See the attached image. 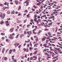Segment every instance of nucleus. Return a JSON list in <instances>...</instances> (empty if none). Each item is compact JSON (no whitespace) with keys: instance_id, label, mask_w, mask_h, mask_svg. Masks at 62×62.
<instances>
[{"instance_id":"22","label":"nucleus","mask_w":62,"mask_h":62,"mask_svg":"<svg viewBox=\"0 0 62 62\" xmlns=\"http://www.w3.org/2000/svg\"><path fill=\"white\" fill-rule=\"evenodd\" d=\"M14 13H15V12L14 11H13L11 13V14H14Z\"/></svg>"},{"instance_id":"9","label":"nucleus","mask_w":62,"mask_h":62,"mask_svg":"<svg viewBox=\"0 0 62 62\" xmlns=\"http://www.w3.org/2000/svg\"><path fill=\"white\" fill-rule=\"evenodd\" d=\"M34 18H36L37 17H38V16H37V15H35L34 16Z\"/></svg>"},{"instance_id":"60","label":"nucleus","mask_w":62,"mask_h":62,"mask_svg":"<svg viewBox=\"0 0 62 62\" xmlns=\"http://www.w3.org/2000/svg\"><path fill=\"white\" fill-rule=\"evenodd\" d=\"M41 32V30L39 31V33H40Z\"/></svg>"},{"instance_id":"63","label":"nucleus","mask_w":62,"mask_h":62,"mask_svg":"<svg viewBox=\"0 0 62 62\" xmlns=\"http://www.w3.org/2000/svg\"><path fill=\"white\" fill-rule=\"evenodd\" d=\"M30 45L31 46H32V43H30Z\"/></svg>"},{"instance_id":"15","label":"nucleus","mask_w":62,"mask_h":62,"mask_svg":"<svg viewBox=\"0 0 62 62\" xmlns=\"http://www.w3.org/2000/svg\"><path fill=\"white\" fill-rule=\"evenodd\" d=\"M0 16L1 17V18H3V15L2 14H1L0 15Z\"/></svg>"},{"instance_id":"55","label":"nucleus","mask_w":62,"mask_h":62,"mask_svg":"<svg viewBox=\"0 0 62 62\" xmlns=\"http://www.w3.org/2000/svg\"><path fill=\"white\" fill-rule=\"evenodd\" d=\"M18 37V35H17V36L16 37V39H17V38Z\"/></svg>"},{"instance_id":"48","label":"nucleus","mask_w":62,"mask_h":62,"mask_svg":"<svg viewBox=\"0 0 62 62\" xmlns=\"http://www.w3.org/2000/svg\"><path fill=\"white\" fill-rule=\"evenodd\" d=\"M49 30L48 29H45V31H47L48 30Z\"/></svg>"},{"instance_id":"28","label":"nucleus","mask_w":62,"mask_h":62,"mask_svg":"<svg viewBox=\"0 0 62 62\" xmlns=\"http://www.w3.org/2000/svg\"><path fill=\"white\" fill-rule=\"evenodd\" d=\"M29 49L30 50H31L32 49H33V48H32V47H31Z\"/></svg>"},{"instance_id":"31","label":"nucleus","mask_w":62,"mask_h":62,"mask_svg":"<svg viewBox=\"0 0 62 62\" xmlns=\"http://www.w3.org/2000/svg\"><path fill=\"white\" fill-rule=\"evenodd\" d=\"M26 21H27V20L26 19L24 21V23H25L26 22Z\"/></svg>"},{"instance_id":"57","label":"nucleus","mask_w":62,"mask_h":62,"mask_svg":"<svg viewBox=\"0 0 62 62\" xmlns=\"http://www.w3.org/2000/svg\"><path fill=\"white\" fill-rule=\"evenodd\" d=\"M40 16H38V19H39V18H40Z\"/></svg>"},{"instance_id":"54","label":"nucleus","mask_w":62,"mask_h":62,"mask_svg":"<svg viewBox=\"0 0 62 62\" xmlns=\"http://www.w3.org/2000/svg\"><path fill=\"white\" fill-rule=\"evenodd\" d=\"M54 11H55L54 12H55L56 11H57V10H56V9H54Z\"/></svg>"},{"instance_id":"21","label":"nucleus","mask_w":62,"mask_h":62,"mask_svg":"<svg viewBox=\"0 0 62 62\" xmlns=\"http://www.w3.org/2000/svg\"><path fill=\"white\" fill-rule=\"evenodd\" d=\"M13 61L15 62H17V60L16 59H14L13 60Z\"/></svg>"},{"instance_id":"45","label":"nucleus","mask_w":62,"mask_h":62,"mask_svg":"<svg viewBox=\"0 0 62 62\" xmlns=\"http://www.w3.org/2000/svg\"><path fill=\"white\" fill-rule=\"evenodd\" d=\"M38 39H38V38H37L36 39V40H38Z\"/></svg>"},{"instance_id":"40","label":"nucleus","mask_w":62,"mask_h":62,"mask_svg":"<svg viewBox=\"0 0 62 62\" xmlns=\"http://www.w3.org/2000/svg\"><path fill=\"white\" fill-rule=\"evenodd\" d=\"M54 53L55 54H57V52H56V51L54 52Z\"/></svg>"},{"instance_id":"17","label":"nucleus","mask_w":62,"mask_h":62,"mask_svg":"<svg viewBox=\"0 0 62 62\" xmlns=\"http://www.w3.org/2000/svg\"><path fill=\"white\" fill-rule=\"evenodd\" d=\"M47 34L48 35H52V34H51V32H48Z\"/></svg>"},{"instance_id":"7","label":"nucleus","mask_w":62,"mask_h":62,"mask_svg":"<svg viewBox=\"0 0 62 62\" xmlns=\"http://www.w3.org/2000/svg\"><path fill=\"white\" fill-rule=\"evenodd\" d=\"M13 30H14V28H12L10 29V32H12L13 31Z\"/></svg>"},{"instance_id":"25","label":"nucleus","mask_w":62,"mask_h":62,"mask_svg":"<svg viewBox=\"0 0 62 62\" xmlns=\"http://www.w3.org/2000/svg\"><path fill=\"white\" fill-rule=\"evenodd\" d=\"M8 25H9V23H7L6 24V26H8Z\"/></svg>"},{"instance_id":"27","label":"nucleus","mask_w":62,"mask_h":62,"mask_svg":"<svg viewBox=\"0 0 62 62\" xmlns=\"http://www.w3.org/2000/svg\"><path fill=\"white\" fill-rule=\"evenodd\" d=\"M24 33H25V34H27V33L26 32V31H24Z\"/></svg>"},{"instance_id":"19","label":"nucleus","mask_w":62,"mask_h":62,"mask_svg":"<svg viewBox=\"0 0 62 62\" xmlns=\"http://www.w3.org/2000/svg\"><path fill=\"white\" fill-rule=\"evenodd\" d=\"M50 19H54V16H53L51 17Z\"/></svg>"},{"instance_id":"62","label":"nucleus","mask_w":62,"mask_h":62,"mask_svg":"<svg viewBox=\"0 0 62 62\" xmlns=\"http://www.w3.org/2000/svg\"><path fill=\"white\" fill-rule=\"evenodd\" d=\"M18 12H16L15 13L16 14H18Z\"/></svg>"},{"instance_id":"5","label":"nucleus","mask_w":62,"mask_h":62,"mask_svg":"<svg viewBox=\"0 0 62 62\" xmlns=\"http://www.w3.org/2000/svg\"><path fill=\"white\" fill-rule=\"evenodd\" d=\"M24 35L23 34H21L20 35V38L21 39H22V37H23V36H24Z\"/></svg>"},{"instance_id":"50","label":"nucleus","mask_w":62,"mask_h":62,"mask_svg":"<svg viewBox=\"0 0 62 62\" xmlns=\"http://www.w3.org/2000/svg\"><path fill=\"white\" fill-rule=\"evenodd\" d=\"M38 21H39V22H40V19H39Z\"/></svg>"},{"instance_id":"64","label":"nucleus","mask_w":62,"mask_h":62,"mask_svg":"<svg viewBox=\"0 0 62 62\" xmlns=\"http://www.w3.org/2000/svg\"><path fill=\"white\" fill-rule=\"evenodd\" d=\"M31 22H33V19H31Z\"/></svg>"},{"instance_id":"8","label":"nucleus","mask_w":62,"mask_h":62,"mask_svg":"<svg viewBox=\"0 0 62 62\" xmlns=\"http://www.w3.org/2000/svg\"><path fill=\"white\" fill-rule=\"evenodd\" d=\"M15 3L16 5H18V1L17 0H16L15 1Z\"/></svg>"},{"instance_id":"36","label":"nucleus","mask_w":62,"mask_h":62,"mask_svg":"<svg viewBox=\"0 0 62 62\" xmlns=\"http://www.w3.org/2000/svg\"><path fill=\"white\" fill-rule=\"evenodd\" d=\"M53 52H54L55 51V52H56V51L55 50V49H53Z\"/></svg>"},{"instance_id":"53","label":"nucleus","mask_w":62,"mask_h":62,"mask_svg":"<svg viewBox=\"0 0 62 62\" xmlns=\"http://www.w3.org/2000/svg\"><path fill=\"white\" fill-rule=\"evenodd\" d=\"M52 40L53 41V40H55V41L56 40H55V39H52Z\"/></svg>"},{"instance_id":"16","label":"nucleus","mask_w":62,"mask_h":62,"mask_svg":"<svg viewBox=\"0 0 62 62\" xmlns=\"http://www.w3.org/2000/svg\"><path fill=\"white\" fill-rule=\"evenodd\" d=\"M52 46H50V47L49 48L50 49L51 51H53V49L52 48Z\"/></svg>"},{"instance_id":"38","label":"nucleus","mask_w":62,"mask_h":62,"mask_svg":"<svg viewBox=\"0 0 62 62\" xmlns=\"http://www.w3.org/2000/svg\"><path fill=\"white\" fill-rule=\"evenodd\" d=\"M1 35H3H3L5 36V34L4 33H1Z\"/></svg>"},{"instance_id":"59","label":"nucleus","mask_w":62,"mask_h":62,"mask_svg":"<svg viewBox=\"0 0 62 62\" xmlns=\"http://www.w3.org/2000/svg\"><path fill=\"white\" fill-rule=\"evenodd\" d=\"M59 50H60V48H57V50H58V51H59Z\"/></svg>"},{"instance_id":"12","label":"nucleus","mask_w":62,"mask_h":62,"mask_svg":"<svg viewBox=\"0 0 62 62\" xmlns=\"http://www.w3.org/2000/svg\"><path fill=\"white\" fill-rule=\"evenodd\" d=\"M4 23V22H3V20L1 21L0 22V23H1V24H3Z\"/></svg>"},{"instance_id":"33","label":"nucleus","mask_w":62,"mask_h":62,"mask_svg":"<svg viewBox=\"0 0 62 62\" xmlns=\"http://www.w3.org/2000/svg\"><path fill=\"white\" fill-rule=\"evenodd\" d=\"M21 6H20L19 7V10H20V9H21Z\"/></svg>"},{"instance_id":"37","label":"nucleus","mask_w":62,"mask_h":62,"mask_svg":"<svg viewBox=\"0 0 62 62\" xmlns=\"http://www.w3.org/2000/svg\"><path fill=\"white\" fill-rule=\"evenodd\" d=\"M45 44H44L43 45V46H44V47H47L46 46V45H45Z\"/></svg>"},{"instance_id":"35","label":"nucleus","mask_w":62,"mask_h":62,"mask_svg":"<svg viewBox=\"0 0 62 62\" xmlns=\"http://www.w3.org/2000/svg\"><path fill=\"white\" fill-rule=\"evenodd\" d=\"M28 40V41H27V43H28V42H30V39H29Z\"/></svg>"},{"instance_id":"4","label":"nucleus","mask_w":62,"mask_h":62,"mask_svg":"<svg viewBox=\"0 0 62 62\" xmlns=\"http://www.w3.org/2000/svg\"><path fill=\"white\" fill-rule=\"evenodd\" d=\"M12 51H13V49L10 50L9 52V54H11V53L12 52Z\"/></svg>"},{"instance_id":"18","label":"nucleus","mask_w":62,"mask_h":62,"mask_svg":"<svg viewBox=\"0 0 62 62\" xmlns=\"http://www.w3.org/2000/svg\"><path fill=\"white\" fill-rule=\"evenodd\" d=\"M45 38H43L42 39V41H44V40H45Z\"/></svg>"},{"instance_id":"39","label":"nucleus","mask_w":62,"mask_h":62,"mask_svg":"<svg viewBox=\"0 0 62 62\" xmlns=\"http://www.w3.org/2000/svg\"><path fill=\"white\" fill-rule=\"evenodd\" d=\"M23 57H24V56H21V58L22 59H23Z\"/></svg>"},{"instance_id":"34","label":"nucleus","mask_w":62,"mask_h":62,"mask_svg":"<svg viewBox=\"0 0 62 62\" xmlns=\"http://www.w3.org/2000/svg\"><path fill=\"white\" fill-rule=\"evenodd\" d=\"M62 30V28H61V29H58V31H60V30Z\"/></svg>"},{"instance_id":"46","label":"nucleus","mask_w":62,"mask_h":62,"mask_svg":"<svg viewBox=\"0 0 62 62\" xmlns=\"http://www.w3.org/2000/svg\"><path fill=\"white\" fill-rule=\"evenodd\" d=\"M7 2H5V3H4V4L5 5H7Z\"/></svg>"},{"instance_id":"26","label":"nucleus","mask_w":62,"mask_h":62,"mask_svg":"<svg viewBox=\"0 0 62 62\" xmlns=\"http://www.w3.org/2000/svg\"><path fill=\"white\" fill-rule=\"evenodd\" d=\"M36 29H34L32 31H35L36 30Z\"/></svg>"},{"instance_id":"52","label":"nucleus","mask_w":62,"mask_h":62,"mask_svg":"<svg viewBox=\"0 0 62 62\" xmlns=\"http://www.w3.org/2000/svg\"><path fill=\"white\" fill-rule=\"evenodd\" d=\"M49 53H50V54H52V52L51 51H49Z\"/></svg>"},{"instance_id":"44","label":"nucleus","mask_w":62,"mask_h":62,"mask_svg":"<svg viewBox=\"0 0 62 62\" xmlns=\"http://www.w3.org/2000/svg\"><path fill=\"white\" fill-rule=\"evenodd\" d=\"M1 39H5V37H2Z\"/></svg>"},{"instance_id":"3","label":"nucleus","mask_w":62,"mask_h":62,"mask_svg":"<svg viewBox=\"0 0 62 62\" xmlns=\"http://www.w3.org/2000/svg\"><path fill=\"white\" fill-rule=\"evenodd\" d=\"M27 33L28 34V35H31L32 34V31H27Z\"/></svg>"},{"instance_id":"2","label":"nucleus","mask_w":62,"mask_h":62,"mask_svg":"<svg viewBox=\"0 0 62 62\" xmlns=\"http://www.w3.org/2000/svg\"><path fill=\"white\" fill-rule=\"evenodd\" d=\"M9 38L10 39H14V36H13L12 35H11L9 37Z\"/></svg>"},{"instance_id":"1","label":"nucleus","mask_w":62,"mask_h":62,"mask_svg":"<svg viewBox=\"0 0 62 62\" xmlns=\"http://www.w3.org/2000/svg\"><path fill=\"white\" fill-rule=\"evenodd\" d=\"M19 44H20L19 43H16L15 44V46L16 47H18V46H19Z\"/></svg>"},{"instance_id":"61","label":"nucleus","mask_w":62,"mask_h":62,"mask_svg":"<svg viewBox=\"0 0 62 62\" xmlns=\"http://www.w3.org/2000/svg\"><path fill=\"white\" fill-rule=\"evenodd\" d=\"M36 58V57L35 56H33V58Z\"/></svg>"},{"instance_id":"30","label":"nucleus","mask_w":62,"mask_h":62,"mask_svg":"<svg viewBox=\"0 0 62 62\" xmlns=\"http://www.w3.org/2000/svg\"><path fill=\"white\" fill-rule=\"evenodd\" d=\"M37 45H38V44H35L34 45V47H35V46H36V47H37Z\"/></svg>"},{"instance_id":"47","label":"nucleus","mask_w":62,"mask_h":62,"mask_svg":"<svg viewBox=\"0 0 62 62\" xmlns=\"http://www.w3.org/2000/svg\"><path fill=\"white\" fill-rule=\"evenodd\" d=\"M33 8H36V6L35 5L33 6Z\"/></svg>"},{"instance_id":"13","label":"nucleus","mask_w":62,"mask_h":62,"mask_svg":"<svg viewBox=\"0 0 62 62\" xmlns=\"http://www.w3.org/2000/svg\"><path fill=\"white\" fill-rule=\"evenodd\" d=\"M41 58L40 57H39V62H41L42 60H40V59Z\"/></svg>"},{"instance_id":"14","label":"nucleus","mask_w":62,"mask_h":62,"mask_svg":"<svg viewBox=\"0 0 62 62\" xmlns=\"http://www.w3.org/2000/svg\"><path fill=\"white\" fill-rule=\"evenodd\" d=\"M4 60H5V61H6L7 59H8V58H7V57H5L4 59Z\"/></svg>"},{"instance_id":"23","label":"nucleus","mask_w":62,"mask_h":62,"mask_svg":"<svg viewBox=\"0 0 62 62\" xmlns=\"http://www.w3.org/2000/svg\"><path fill=\"white\" fill-rule=\"evenodd\" d=\"M27 17L28 18L30 17V16H29V15H27Z\"/></svg>"},{"instance_id":"49","label":"nucleus","mask_w":62,"mask_h":62,"mask_svg":"<svg viewBox=\"0 0 62 62\" xmlns=\"http://www.w3.org/2000/svg\"><path fill=\"white\" fill-rule=\"evenodd\" d=\"M33 38L32 37H31V39L32 40H34V39H33Z\"/></svg>"},{"instance_id":"11","label":"nucleus","mask_w":62,"mask_h":62,"mask_svg":"<svg viewBox=\"0 0 62 62\" xmlns=\"http://www.w3.org/2000/svg\"><path fill=\"white\" fill-rule=\"evenodd\" d=\"M5 51V48H3L2 49V53H4V51Z\"/></svg>"},{"instance_id":"10","label":"nucleus","mask_w":62,"mask_h":62,"mask_svg":"<svg viewBox=\"0 0 62 62\" xmlns=\"http://www.w3.org/2000/svg\"><path fill=\"white\" fill-rule=\"evenodd\" d=\"M3 8H4V10H5V9H6V8H8V7H3Z\"/></svg>"},{"instance_id":"58","label":"nucleus","mask_w":62,"mask_h":62,"mask_svg":"<svg viewBox=\"0 0 62 62\" xmlns=\"http://www.w3.org/2000/svg\"><path fill=\"white\" fill-rule=\"evenodd\" d=\"M21 15V14H20V13H19V14L18 15V16H20Z\"/></svg>"},{"instance_id":"29","label":"nucleus","mask_w":62,"mask_h":62,"mask_svg":"<svg viewBox=\"0 0 62 62\" xmlns=\"http://www.w3.org/2000/svg\"><path fill=\"white\" fill-rule=\"evenodd\" d=\"M56 60L55 59L53 60V62H55Z\"/></svg>"},{"instance_id":"20","label":"nucleus","mask_w":62,"mask_h":62,"mask_svg":"<svg viewBox=\"0 0 62 62\" xmlns=\"http://www.w3.org/2000/svg\"><path fill=\"white\" fill-rule=\"evenodd\" d=\"M23 50H24V51H27V49L25 48H24L23 49Z\"/></svg>"},{"instance_id":"43","label":"nucleus","mask_w":62,"mask_h":62,"mask_svg":"<svg viewBox=\"0 0 62 62\" xmlns=\"http://www.w3.org/2000/svg\"><path fill=\"white\" fill-rule=\"evenodd\" d=\"M13 51L14 52H15L16 51V50H15V49H13Z\"/></svg>"},{"instance_id":"56","label":"nucleus","mask_w":62,"mask_h":62,"mask_svg":"<svg viewBox=\"0 0 62 62\" xmlns=\"http://www.w3.org/2000/svg\"><path fill=\"white\" fill-rule=\"evenodd\" d=\"M3 4H0V6H2Z\"/></svg>"},{"instance_id":"51","label":"nucleus","mask_w":62,"mask_h":62,"mask_svg":"<svg viewBox=\"0 0 62 62\" xmlns=\"http://www.w3.org/2000/svg\"><path fill=\"white\" fill-rule=\"evenodd\" d=\"M29 26H30V25H28L27 26V27H29Z\"/></svg>"},{"instance_id":"24","label":"nucleus","mask_w":62,"mask_h":62,"mask_svg":"<svg viewBox=\"0 0 62 62\" xmlns=\"http://www.w3.org/2000/svg\"><path fill=\"white\" fill-rule=\"evenodd\" d=\"M37 18H35L34 19V21L35 22H37Z\"/></svg>"},{"instance_id":"32","label":"nucleus","mask_w":62,"mask_h":62,"mask_svg":"<svg viewBox=\"0 0 62 62\" xmlns=\"http://www.w3.org/2000/svg\"><path fill=\"white\" fill-rule=\"evenodd\" d=\"M47 21H49V22H52V20H48Z\"/></svg>"},{"instance_id":"6","label":"nucleus","mask_w":62,"mask_h":62,"mask_svg":"<svg viewBox=\"0 0 62 62\" xmlns=\"http://www.w3.org/2000/svg\"><path fill=\"white\" fill-rule=\"evenodd\" d=\"M28 1V0H27L24 3H26L27 5H26V6H28V5H29V3H27V2Z\"/></svg>"},{"instance_id":"41","label":"nucleus","mask_w":62,"mask_h":62,"mask_svg":"<svg viewBox=\"0 0 62 62\" xmlns=\"http://www.w3.org/2000/svg\"><path fill=\"white\" fill-rule=\"evenodd\" d=\"M9 13H10V12H9V11H8L7 12V14H9Z\"/></svg>"},{"instance_id":"42","label":"nucleus","mask_w":62,"mask_h":62,"mask_svg":"<svg viewBox=\"0 0 62 62\" xmlns=\"http://www.w3.org/2000/svg\"><path fill=\"white\" fill-rule=\"evenodd\" d=\"M34 27H35V26L32 25V28H34Z\"/></svg>"}]
</instances>
